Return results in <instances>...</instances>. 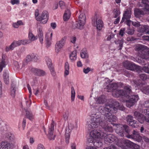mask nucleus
Masks as SVG:
<instances>
[{"mask_svg": "<svg viewBox=\"0 0 149 149\" xmlns=\"http://www.w3.org/2000/svg\"><path fill=\"white\" fill-rule=\"evenodd\" d=\"M114 17L115 18L118 17L120 12L119 10L117 9H114L113 10Z\"/></svg>", "mask_w": 149, "mask_h": 149, "instance_id": "43", "label": "nucleus"}, {"mask_svg": "<svg viewBox=\"0 0 149 149\" xmlns=\"http://www.w3.org/2000/svg\"><path fill=\"white\" fill-rule=\"evenodd\" d=\"M66 38V37H64L56 43L55 46V50L56 53H58L59 52L61 48L65 44Z\"/></svg>", "mask_w": 149, "mask_h": 149, "instance_id": "12", "label": "nucleus"}, {"mask_svg": "<svg viewBox=\"0 0 149 149\" xmlns=\"http://www.w3.org/2000/svg\"><path fill=\"white\" fill-rule=\"evenodd\" d=\"M18 43H19V45L20 46L21 45H25V40H19L17 41Z\"/></svg>", "mask_w": 149, "mask_h": 149, "instance_id": "60", "label": "nucleus"}, {"mask_svg": "<svg viewBox=\"0 0 149 149\" xmlns=\"http://www.w3.org/2000/svg\"><path fill=\"white\" fill-rule=\"evenodd\" d=\"M142 29L140 30V32H145L149 34V26L147 25H141Z\"/></svg>", "mask_w": 149, "mask_h": 149, "instance_id": "31", "label": "nucleus"}, {"mask_svg": "<svg viewBox=\"0 0 149 149\" xmlns=\"http://www.w3.org/2000/svg\"><path fill=\"white\" fill-rule=\"evenodd\" d=\"M146 118V117L142 114H141V115L138 118L137 120L140 123H143L144 121H145Z\"/></svg>", "mask_w": 149, "mask_h": 149, "instance_id": "39", "label": "nucleus"}, {"mask_svg": "<svg viewBox=\"0 0 149 149\" xmlns=\"http://www.w3.org/2000/svg\"><path fill=\"white\" fill-rule=\"evenodd\" d=\"M118 87L116 83H112L107 86L108 88L112 89V95L113 97H118L122 96L129 99L126 101L127 107L130 108L133 106L139 99L138 95L132 94L131 87L129 86H124L123 90L117 89Z\"/></svg>", "mask_w": 149, "mask_h": 149, "instance_id": "1", "label": "nucleus"}, {"mask_svg": "<svg viewBox=\"0 0 149 149\" xmlns=\"http://www.w3.org/2000/svg\"><path fill=\"white\" fill-rule=\"evenodd\" d=\"M32 61L31 55L30 54L27 55L26 57V63H28Z\"/></svg>", "mask_w": 149, "mask_h": 149, "instance_id": "48", "label": "nucleus"}, {"mask_svg": "<svg viewBox=\"0 0 149 149\" xmlns=\"http://www.w3.org/2000/svg\"><path fill=\"white\" fill-rule=\"evenodd\" d=\"M126 137L132 139L138 142H140L142 140V137L140 135L139 133L135 130H133L131 134L126 135Z\"/></svg>", "mask_w": 149, "mask_h": 149, "instance_id": "10", "label": "nucleus"}, {"mask_svg": "<svg viewBox=\"0 0 149 149\" xmlns=\"http://www.w3.org/2000/svg\"><path fill=\"white\" fill-rule=\"evenodd\" d=\"M86 19V16L85 14L84 13H81L79 17V20L81 24H79V26L77 24V27L78 29H82L84 28V26L85 24Z\"/></svg>", "mask_w": 149, "mask_h": 149, "instance_id": "13", "label": "nucleus"}, {"mask_svg": "<svg viewBox=\"0 0 149 149\" xmlns=\"http://www.w3.org/2000/svg\"><path fill=\"white\" fill-rule=\"evenodd\" d=\"M52 33H47L45 35V40L47 46H49L51 44V41L52 39Z\"/></svg>", "mask_w": 149, "mask_h": 149, "instance_id": "19", "label": "nucleus"}, {"mask_svg": "<svg viewBox=\"0 0 149 149\" xmlns=\"http://www.w3.org/2000/svg\"><path fill=\"white\" fill-rule=\"evenodd\" d=\"M148 14V12L146 10L143 11L138 8H136L134 10V14L135 16L137 17H139L141 15H143L145 14Z\"/></svg>", "mask_w": 149, "mask_h": 149, "instance_id": "18", "label": "nucleus"}, {"mask_svg": "<svg viewBox=\"0 0 149 149\" xmlns=\"http://www.w3.org/2000/svg\"><path fill=\"white\" fill-rule=\"evenodd\" d=\"M115 42L116 44L119 45V47H120L119 50L121 49L122 48L123 46V40L121 39V40H118L115 41Z\"/></svg>", "mask_w": 149, "mask_h": 149, "instance_id": "40", "label": "nucleus"}, {"mask_svg": "<svg viewBox=\"0 0 149 149\" xmlns=\"http://www.w3.org/2000/svg\"><path fill=\"white\" fill-rule=\"evenodd\" d=\"M19 0H11V3L13 5H14V4H17L19 3Z\"/></svg>", "mask_w": 149, "mask_h": 149, "instance_id": "61", "label": "nucleus"}, {"mask_svg": "<svg viewBox=\"0 0 149 149\" xmlns=\"http://www.w3.org/2000/svg\"><path fill=\"white\" fill-rule=\"evenodd\" d=\"M74 52L73 51L72 52L71 54H70L69 56L70 59L72 62H73L74 61Z\"/></svg>", "mask_w": 149, "mask_h": 149, "instance_id": "55", "label": "nucleus"}, {"mask_svg": "<svg viewBox=\"0 0 149 149\" xmlns=\"http://www.w3.org/2000/svg\"><path fill=\"white\" fill-rule=\"evenodd\" d=\"M26 117L30 120H32L34 118L33 115L31 111L29 110L26 111Z\"/></svg>", "mask_w": 149, "mask_h": 149, "instance_id": "30", "label": "nucleus"}, {"mask_svg": "<svg viewBox=\"0 0 149 149\" xmlns=\"http://www.w3.org/2000/svg\"><path fill=\"white\" fill-rule=\"evenodd\" d=\"M126 33L128 34L132 35L134 33V31L132 29H130L128 28L126 31Z\"/></svg>", "mask_w": 149, "mask_h": 149, "instance_id": "54", "label": "nucleus"}, {"mask_svg": "<svg viewBox=\"0 0 149 149\" xmlns=\"http://www.w3.org/2000/svg\"><path fill=\"white\" fill-rule=\"evenodd\" d=\"M46 61L48 67L49 68L50 67H53L52 65V60L50 58H47L46 59Z\"/></svg>", "mask_w": 149, "mask_h": 149, "instance_id": "47", "label": "nucleus"}, {"mask_svg": "<svg viewBox=\"0 0 149 149\" xmlns=\"http://www.w3.org/2000/svg\"><path fill=\"white\" fill-rule=\"evenodd\" d=\"M113 106L108 103L105 105V107L102 108L100 107L99 110L101 113H104V118L108 121L112 122L116 121V117L112 114V113H116L117 112L118 108L121 110H123L125 108L123 106L117 101L113 104Z\"/></svg>", "mask_w": 149, "mask_h": 149, "instance_id": "2", "label": "nucleus"}, {"mask_svg": "<svg viewBox=\"0 0 149 149\" xmlns=\"http://www.w3.org/2000/svg\"><path fill=\"white\" fill-rule=\"evenodd\" d=\"M38 36L40 42L41 44H42L43 42L44 37L42 29L41 28H39L38 31Z\"/></svg>", "mask_w": 149, "mask_h": 149, "instance_id": "27", "label": "nucleus"}, {"mask_svg": "<svg viewBox=\"0 0 149 149\" xmlns=\"http://www.w3.org/2000/svg\"><path fill=\"white\" fill-rule=\"evenodd\" d=\"M131 148H133L134 149H140V146L139 145L133 142Z\"/></svg>", "mask_w": 149, "mask_h": 149, "instance_id": "52", "label": "nucleus"}, {"mask_svg": "<svg viewBox=\"0 0 149 149\" xmlns=\"http://www.w3.org/2000/svg\"><path fill=\"white\" fill-rule=\"evenodd\" d=\"M138 86L142 87L144 85V81L139 80L134 82Z\"/></svg>", "mask_w": 149, "mask_h": 149, "instance_id": "41", "label": "nucleus"}, {"mask_svg": "<svg viewBox=\"0 0 149 149\" xmlns=\"http://www.w3.org/2000/svg\"><path fill=\"white\" fill-rule=\"evenodd\" d=\"M9 76L8 74L6 72L4 73L3 74V79L5 83L8 84L9 83Z\"/></svg>", "mask_w": 149, "mask_h": 149, "instance_id": "38", "label": "nucleus"}, {"mask_svg": "<svg viewBox=\"0 0 149 149\" xmlns=\"http://www.w3.org/2000/svg\"><path fill=\"white\" fill-rule=\"evenodd\" d=\"M143 89L146 94H149V86L143 87Z\"/></svg>", "mask_w": 149, "mask_h": 149, "instance_id": "51", "label": "nucleus"}, {"mask_svg": "<svg viewBox=\"0 0 149 149\" xmlns=\"http://www.w3.org/2000/svg\"><path fill=\"white\" fill-rule=\"evenodd\" d=\"M32 61L36 62L39 59V56L36 54L32 53L31 54Z\"/></svg>", "mask_w": 149, "mask_h": 149, "instance_id": "35", "label": "nucleus"}, {"mask_svg": "<svg viewBox=\"0 0 149 149\" xmlns=\"http://www.w3.org/2000/svg\"><path fill=\"white\" fill-rule=\"evenodd\" d=\"M116 132L121 136H123L124 135V132L123 127L117 128L116 130Z\"/></svg>", "mask_w": 149, "mask_h": 149, "instance_id": "33", "label": "nucleus"}, {"mask_svg": "<svg viewBox=\"0 0 149 149\" xmlns=\"http://www.w3.org/2000/svg\"><path fill=\"white\" fill-rule=\"evenodd\" d=\"M10 144L7 142H2L0 143V149H10Z\"/></svg>", "mask_w": 149, "mask_h": 149, "instance_id": "24", "label": "nucleus"}, {"mask_svg": "<svg viewBox=\"0 0 149 149\" xmlns=\"http://www.w3.org/2000/svg\"><path fill=\"white\" fill-rule=\"evenodd\" d=\"M70 14V13L69 10L67 9L65 11L63 15V19L65 21H67L69 19Z\"/></svg>", "mask_w": 149, "mask_h": 149, "instance_id": "32", "label": "nucleus"}, {"mask_svg": "<svg viewBox=\"0 0 149 149\" xmlns=\"http://www.w3.org/2000/svg\"><path fill=\"white\" fill-rule=\"evenodd\" d=\"M123 130H125L126 133L125 134V136L126 137V135L127 134H130V130H129V127L127 125H125L123 126Z\"/></svg>", "mask_w": 149, "mask_h": 149, "instance_id": "42", "label": "nucleus"}, {"mask_svg": "<svg viewBox=\"0 0 149 149\" xmlns=\"http://www.w3.org/2000/svg\"><path fill=\"white\" fill-rule=\"evenodd\" d=\"M142 70L145 72L148 73L149 74V68L146 66H144L143 68H141V69L139 70Z\"/></svg>", "mask_w": 149, "mask_h": 149, "instance_id": "50", "label": "nucleus"}, {"mask_svg": "<svg viewBox=\"0 0 149 149\" xmlns=\"http://www.w3.org/2000/svg\"><path fill=\"white\" fill-rule=\"evenodd\" d=\"M48 19V14L47 11H45L43 12L40 18H36V20L40 21L43 24L46 23Z\"/></svg>", "mask_w": 149, "mask_h": 149, "instance_id": "11", "label": "nucleus"}, {"mask_svg": "<svg viewBox=\"0 0 149 149\" xmlns=\"http://www.w3.org/2000/svg\"><path fill=\"white\" fill-rule=\"evenodd\" d=\"M142 39L143 40L149 41V36H142Z\"/></svg>", "mask_w": 149, "mask_h": 149, "instance_id": "64", "label": "nucleus"}, {"mask_svg": "<svg viewBox=\"0 0 149 149\" xmlns=\"http://www.w3.org/2000/svg\"><path fill=\"white\" fill-rule=\"evenodd\" d=\"M104 115V113H103ZM101 114L97 112L91 116V121L88 122L89 128L94 129L97 128L99 126H101L107 132H111L113 129L111 127L108 126L106 121H108L104 118H101Z\"/></svg>", "mask_w": 149, "mask_h": 149, "instance_id": "3", "label": "nucleus"}, {"mask_svg": "<svg viewBox=\"0 0 149 149\" xmlns=\"http://www.w3.org/2000/svg\"><path fill=\"white\" fill-rule=\"evenodd\" d=\"M133 142L127 139L117 140L116 144L119 147L124 149L131 148Z\"/></svg>", "mask_w": 149, "mask_h": 149, "instance_id": "6", "label": "nucleus"}, {"mask_svg": "<svg viewBox=\"0 0 149 149\" xmlns=\"http://www.w3.org/2000/svg\"><path fill=\"white\" fill-rule=\"evenodd\" d=\"M5 56H2V60L0 61V72H1L3 70V68L5 67L6 66V61L4 59Z\"/></svg>", "mask_w": 149, "mask_h": 149, "instance_id": "29", "label": "nucleus"}, {"mask_svg": "<svg viewBox=\"0 0 149 149\" xmlns=\"http://www.w3.org/2000/svg\"><path fill=\"white\" fill-rule=\"evenodd\" d=\"M136 38H134L133 37L130 36L127 38V40L128 41H132L136 40Z\"/></svg>", "mask_w": 149, "mask_h": 149, "instance_id": "59", "label": "nucleus"}, {"mask_svg": "<svg viewBox=\"0 0 149 149\" xmlns=\"http://www.w3.org/2000/svg\"><path fill=\"white\" fill-rule=\"evenodd\" d=\"M98 138H96L94 142L93 145L94 146L97 147H100L102 145V143L101 141V140L103 139L101 138L100 137H98Z\"/></svg>", "mask_w": 149, "mask_h": 149, "instance_id": "25", "label": "nucleus"}, {"mask_svg": "<svg viewBox=\"0 0 149 149\" xmlns=\"http://www.w3.org/2000/svg\"><path fill=\"white\" fill-rule=\"evenodd\" d=\"M142 114L141 113L139 112L136 111L134 112V117L135 118L137 119L141 115V114Z\"/></svg>", "mask_w": 149, "mask_h": 149, "instance_id": "46", "label": "nucleus"}, {"mask_svg": "<svg viewBox=\"0 0 149 149\" xmlns=\"http://www.w3.org/2000/svg\"><path fill=\"white\" fill-rule=\"evenodd\" d=\"M49 69L50 70L52 75L53 76H55L56 75V73L54 71V69L53 67H50L49 68Z\"/></svg>", "mask_w": 149, "mask_h": 149, "instance_id": "58", "label": "nucleus"}, {"mask_svg": "<svg viewBox=\"0 0 149 149\" xmlns=\"http://www.w3.org/2000/svg\"><path fill=\"white\" fill-rule=\"evenodd\" d=\"M65 70L64 72V75L65 76L68 75L69 73V65L68 63H65Z\"/></svg>", "mask_w": 149, "mask_h": 149, "instance_id": "36", "label": "nucleus"}, {"mask_svg": "<svg viewBox=\"0 0 149 149\" xmlns=\"http://www.w3.org/2000/svg\"><path fill=\"white\" fill-rule=\"evenodd\" d=\"M54 121L52 120V123L49 129L47 137L50 140H54L55 136V135H53V134L54 127Z\"/></svg>", "mask_w": 149, "mask_h": 149, "instance_id": "14", "label": "nucleus"}, {"mask_svg": "<svg viewBox=\"0 0 149 149\" xmlns=\"http://www.w3.org/2000/svg\"><path fill=\"white\" fill-rule=\"evenodd\" d=\"M71 100L72 102L74 101V90L73 86L71 87Z\"/></svg>", "mask_w": 149, "mask_h": 149, "instance_id": "44", "label": "nucleus"}, {"mask_svg": "<svg viewBox=\"0 0 149 149\" xmlns=\"http://www.w3.org/2000/svg\"><path fill=\"white\" fill-rule=\"evenodd\" d=\"M103 149H117V148L114 145H112L107 147H105Z\"/></svg>", "mask_w": 149, "mask_h": 149, "instance_id": "57", "label": "nucleus"}, {"mask_svg": "<svg viewBox=\"0 0 149 149\" xmlns=\"http://www.w3.org/2000/svg\"><path fill=\"white\" fill-rule=\"evenodd\" d=\"M80 56L82 58H86L88 57V55L87 53V50L86 48H84L81 50Z\"/></svg>", "mask_w": 149, "mask_h": 149, "instance_id": "28", "label": "nucleus"}, {"mask_svg": "<svg viewBox=\"0 0 149 149\" xmlns=\"http://www.w3.org/2000/svg\"><path fill=\"white\" fill-rule=\"evenodd\" d=\"M100 19V16L97 14H95L92 19V25L96 27L97 29L99 30H101L103 26V22Z\"/></svg>", "mask_w": 149, "mask_h": 149, "instance_id": "7", "label": "nucleus"}, {"mask_svg": "<svg viewBox=\"0 0 149 149\" xmlns=\"http://www.w3.org/2000/svg\"><path fill=\"white\" fill-rule=\"evenodd\" d=\"M143 138V140L144 141H145L146 143H149V139L147 137L145 136H143L142 139Z\"/></svg>", "mask_w": 149, "mask_h": 149, "instance_id": "63", "label": "nucleus"}, {"mask_svg": "<svg viewBox=\"0 0 149 149\" xmlns=\"http://www.w3.org/2000/svg\"><path fill=\"white\" fill-rule=\"evenodd\" d=\"M29 38L31 42L33 41L36 39V37L33 34L31 31H29Z\"/></svg>", "mask_w": 149, "mask_h": 149, "instance_id": "37", "label": "nucleus"}, {"mask_svg": "<svg viewBox=\"0 0 149 149\" xmlns=\"http://www.w3.org/2000/svg\"><path fill=\"white\" fill-rule=\"evenodd\" d=\"M19 46L18 41L14 40L10 46L6 47V51L7 52L10 50H13L15 48Z\"/></svg>", "mask_w": 149, "mask_h": 149, "instance_id": "17", "label": "nucleus"}, {"mask_svg": "<svg viewBox=\"0 0 149 149\" xmlns=\"http://www.w3.org/2000/svg\"><path fill=\"white\" fill-rule=\"evenodd\" d=\"M132 24L134 26L136 27H139L140 28H141V26L142 25H141L139 22H132Z\"/></svg>", "mask_w": 149, "mask_h": 149, "instance_id": "49", "label": "nucleus"}, {"mask_svg": "<svg viewBox=\"0 0 149 149\" xmlns=\"http://www.w3.org/2000/svg\"><path fill=\"white\" fill-rule=\"evenodd\" d=\"M123 65L124 67L127 69L132 71H134L137 69L140 70L141 67L133 63L126 61L123 63Z\"/></svg>", "mask_w": 149, "mask_h": 149, "instance_id": "8", "label": "nucleus"}, {"mask_svg": "<svg viewBox=\"0 0 149 149\" xmlns=\"http://www.w3.org/2000/svg\"><path fill=\"white\" fill-rule=\"evenodd\" d=\"M131 10L128 9H126L125 12L121 22H124L125 19H130L131 17Z\"/></svg>", "mask_w": 149, "mask_h": 149, "instance_id": "20", "label": "nucleus"}, {"mask_svg": "<svg viewBox=\"0 0 149 149\" xmlns=\"http://www.w3.org/2000/svg\"><path fill=\"white\" fill-rule=\"evenodd\" d=\"M14 64L16 69L17 70H19L21 68L20 67L21 64H20L17 61H15L14 62Z\"/></svg>", "mask_w": 149, "mask_h": 149, "instance_id": "45", "label": "nucleus"}, {"mask_svg": "<svg viewBox=\"0 0 149 149\" xmlns=\"http://www.w3.org/2000/svg\"><path fill=\"white\" fill-rule=\"evenodd\" d=\"M99 130H94L91 131L90 133V136L88 139V141L89 143H92L93 144L96 138L98 139L100 136Z\"/></svg>", "mask_w": 149, "mask_h": 149, "instance_id": "9", "label": "nucleus"}, {"mask_svg": "<svg viewBox=\"0 0 149 149\" xmlns=\"http://www.w3.org/2000/svg\"><path fill=\"white\" fill-rule=\"evenodd\" d=\"M106 100L105 96L102 95L97 99L96 102L97 104H103L106 101Z\"/></svg>", "mask_w": 149, "mask_h": 149, "instance_id": "26", "label": "nucleus"}, {"mask_svg": "<svg viewBox=\"0 0 149 149\" xmlns=\"http://www.w3.org/2000/svg\"><path fill=\"white\" fill-rule=\"evenodd\" d=\"M140 78L143 81H144L147 79V76L145 74H141L139 75Z\"/></svg>", "mask_w": 149, "mask_h": 149, "instance_id": "53", "label": "nucleus"}, {"mask_svg": "<svg viewBox=\"0 0 149 149\" xmlns=\"http://www.w3.org/2000/svg\"><path fill=\"white\" fill-rule=\"evenodd\" d=\"M16 89V85L14 81L12 82V86L11 88L10 94L13 97H14L15 95V92Z\"/></svg>", "mask_w": 149, "mask_h": 149, "instance_id": "22", "label": "nucleus"}, {"mask_svg": "<svg viewBox=\"0 0 149 149\" xmlns=\"http://www.w3.org/2000/svg\"><path fill=\"white\" fill-rule=\"evenodd\" d=\"M144 107L147 108L143 109L142 112L145 114L149 115V100L146 101L143 103Z\"/></svg>", "mask_w": 149, "mask_h": 149, "instance_id": "21", "label": "nucleus"}, {"mask_svg": "<svg viewBox=\"0 0 149 149\" xmlns=\"http://www.w3.org/2000/svg\"><path fill=\"white\" fill-rule=\"evenodd\" d=\"M125 30V28L121 29L119 33V35L122 37L123 36L125 33L124 31Z\"/></svg>", "mask_w": 149, "mask_h": 149, "instance_id": "56", "label": "nucleus"}, {"mask_svg": "<svg viewBox=\"0 0 149 149\" xmlns=\"http://www.w3.org/2000/svg\"><path fill=\"white\" fill-rule=\"evenodd\" d=\"M99 137L104 139V143L108 144L109 143H112L115 141H116L117 138L114 135L111 134H107L99 130Z\"/></svg>", "mask_w": 149, "mask_h": 149, "instance_id": "5", "label": "nucleus"}, {"mask_svg": "<svg viewBox=\"0 0 149 149\" xmlns=\"http://www.w3.org/2000/svg\"><path fill=\"white\" fill-rule=\"evenodd\" d=\"M143 6L142 7H144L143 10L144 11L146 10L148 12L149 14V1L148 0H142V2Z\"/></svg>", "mask_w": 149, "mask_h": 149, "instance_id": "23", "label": "nucleus"}, {"mask_svg": "<svg viewBox=\"0 0 149 149\" xmlns=\"http://www.w3.org/2000/svg\"><path fill=\"white\" fill-rule=\"evenodd\" d=\"M8 139L11 141H13L14 140L15 137L14 136L13 134H11Z\"/></svg>", "mask_w": 149, "mask_h": 149, "instance_id": "62", "label": "nucleus"}, {"mask_svg": "<svg viewBox=\"0 0 149 149\" xmlns=\"http://www.w3.org/2000/svg\"><path fill=\"white\" fill-rule=\"evenodd\" d=\"M30 71L34 74L37 76H42L45 74V72L44 71L34 68H32Z\"/></svg>", "mask_w": 149, "mask_h": 149, "instance_id": "16", "label": "nucleus"}, {"mask_svg": "<svg viewBox=\"0 0 149 149\" xmlns=\"http://www.w3.org/2000/svg\"><path fill=\"white\" fill-rule=\"evenodd\" d=\"M127 123L133 127H135L138 125L136 124L137 121L133 120V117L131 115H128L127 118Z\"/></svg>", "mask_w": 149, "mask_h": 149, "instance_id": "15", "label": "nucleus"}, {"mask_svg": "<svg viewBox=\"0 0 149 149\" xmlns=\"http://www.w3.org/2000/svg\"><path fill=\"white\" fill-rule=\"evenodd\" d=\"M135 51L138 52V55L140 59L138 58V62L140 63L141 59L147 60L149 58V48L143 45L136 46L135 48Z\"/></svg>", "mask_w": 149, "mask_h": 149, "instance_id": "4", "label": "nucleus"}, {"mask_svg": "<svg viewBox=\"0 0 149 149\" xmlns=\"http://www.w3.org/2000/svg\"><path fill=\"white\" fill-rule=\"evenodd\" d=\"M65 141L66 143H68L69 142V137L70 136V132L69 130H66L65 134Z\"/></svg>", "mask_w": 149, "mask_h": 149, "instance_id": "34", "label": "nucleus"}]
</instances>
